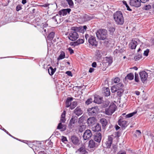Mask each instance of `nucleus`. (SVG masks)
Segmentation results:
<instances>
[{
    "mask_svg": "<svg viewBox=\"0 0 154 154\" xmlns=\"http://www.w3.org/2000/svg\"><path fill=\"white\" fill-rule=\"evenodd\" d=\"M113 17L114 20L117 24L121 25L123 24L124 18L121 11H116L114 14Z\"/></svg>",
    "mask_w": 154,
    "mask_h": 154,
    "instance_id": "nucleus-1",
    "label": "nucleus"
},
{
    "mask_svg": "<svg viewBox=\"0 0 154 154\" xmlns=\"http://www.w3.org/2000/svg\"><path fill=\"white\" fill-rule=\"evenodd\" d=\"M85 38L86 41H88L89 44L95 47L97 46L98 42L94 36L86 34L85 35Z\"/></svg>",
    "mask_w": 154,
    "mask_h": 154,
    "instance_id": "nucleus-2",
    "label": "nucleus"
},
{
    "mask_svg": "<svg viewBox=\"0 0 154 154\" xmlns=\"http://www.w3.org/2000/svg\"><path fill=\"white\" fill-rule=\"evenodd\" d=\"M97 37L100 40H104L106 39V30L105 29H100L96 32Z\"/></svg>",
    "mask_w": 154,
    "mask_h": 154,
    "instance_id": "nucleus-3",
    "label": "nucleus"
},
{
    "mask_svg": "<svg viewBox=\"0 0 154 154\" xmlns=\"http://www.w3.org/2000/svg\"><path fill=\"white\" fill-rule=\"evenodd\" d=\"M66 35H68V38L72 41H76L79 37L77 32L74 31H71L66 33Z\"/></svg>",
    "mask_w": 154,
    "mask_h": 154,
    "instance_id": "nucleus-4",
    "label": "nucleus"
},
{
    "mask_svg": "<svg viewBox=\"0 0 154 154\" xmlns=\"http://www.w3.org/2000/svg\"><path fill=\"white\" fill-rule=\"evenodd\" d=\"M98 110L99 109L97 106L89 108L88 109V114L90 116H95L98 113Z\"/></svg>",
    "mask_w": 154,
    "mask_h": 154,
    "instance_id": "nucleus-5",
    "label": "nucleus"
},
{
    "mask_svg": "<svg viewBox=\"0 0 154 154\" xmlns=\"http://www.w3.org/2000/svg\"><path fill=\"white\" fill-rule=\"evenodd\" d=\"M107 27L108 33L112 35L115 30L114 25L113 23H108Z\"/></svg>",
    "mask_w": 154,
    "mask_h": 154,
    "instance_id": "nucleus-6",
    "label": "nucleus"
},
{
    "mask_svg": "<svg viewBox=\"0 0 154 154\" xmlns=\"http://www.w3.org/2000/svg\"><path fill=\"white\" fill-rule=\"evenodd\" d=\"M116 109V105L113 103H111L109 107L106 109V115H111L115 111Z\"/></svg>",
    "mask_w": 154,
    "mask_h": 154,
    "instance_id": "nucleus-7",
    "label": "nucleus"
},
{
    "mask_svg": "<svg viewBox=\"0 0 154 154\" xmlns=\"http://www.w3.org/2000/svg\"><path fill=\"white\" fill-rule=\"evenodd\" d=\"M140 79L143 82L146 81L147 79L148 74L145 71H143L139 73Z\"/></svg>",
    "mask_w": 154,
    "mask_h": 154,
    "instance_id": "nucleus-8",
    "label": "nucleus"
},
{
    "mask_svg": "<svg viewBox=\"0 0 154 154\" xmlns=\"http://www.w3.org/2000/svg\"><path fill=\"white\" fill-rule=\"evenodd\" d=\"M129 4L131 6L137 8L141 6V3L139 0H130Z\"/></svg>",
    "mask_w": 154,
    "mask_h": 154,
    "instance_id": "nucleus-9",
    "label": "nucleus"
},
{
    "mask_svg": "<svg viewBox=\"0 0 154 154\" xmlns=\"http://www.w3.org/2000/svg\"><path fill=\"white\" fill-rule=\"evenodd\" d=\"M92 136L91 131L90 130H86L84 132L83 137L85 140L89 139Z\"/></svg>",
    "mask_w": 154,
    "mask_h": 154,
    "instance_id": "nucleus-10",
    "label": "nucleus"
},
{
    "mask_svg": "<svg viewBox=\"0 0 154 154\" xmlns=\"http://www.w3.org/2000/svg\"><path fill=\"white\" fill-rule=\"evenodd\" d=\"M119 125L124 128H126L128 126V122L123 120V118L122 116H120L118 120Z\"/></svg>",
    "mask_w": 154,
    "mask_h": 154,
    "instance_id": "nucleus-11",
    "label": "nucleus"
},
{
    "mask_svg": "<svg viewBox=\"0 0 154 154\" xmlns=\"http://www.w3.org/2000/svg\"><path fill=\"white\" fill-rule=\"evenodd\" d=\"M71 11V9L70 8L63 9L59 11L58 13L61 16H65L67 14V13H69Z\"/></svg>",
    "mask_w": 154,
    "mask_h": 154,
    "instance_id": "nucleus-12",
    "label": "nucleus"
},
{
    "mask_svg": "<svg viewBox=\"0 0 154 154\" xmlns=\"http://www.w3.org/2000/svg\"><path fill=\"white\" fill-rule=\"evenodd\" d=\"M77 118L76 117L72 116L70 120L69 127V128H72L75 125V123L77 122Z\"/></svg>",
    "mask_w": 154,
    "mask_h": 154,
    "instance_id": "nucleus-13",
    "label": "nucleus"
},
{
    "mask_svg": "<svg viewBox=\"0 0 154 154\" xmlns=\"http://www.w3.org/2000/svg\"><path fill=\"white\" fill-rule=\"evenodd\" d=\"M91 129L94 132L98 133L99 131H101V127L100 125L98 123L92 127Z\"/></svg>",
    "mask_w": 154,
    "mask_h": 154,
    "instance_id": "nucleus-14",
    "label": "nucleus"
},
{
    "mask_svg": "<svg viewBox=\"0 0 154 154\" xmlns=\"http://www.w3.org/2000/svg\"><path fill=\"white\" fill-rule=\"evenodd\" d=\"M71 140L72 143L74 145H78L79 143V138L75 135H73L71 137Z\"/></svg>",
    "mask_w": 154,
    "mask_h": 154,
    "instance_id": "nucleus-15",
    "label": "nucleus"
},
{
    "mask_svg": "<svg viewBox=\"0 0 154 154\" xmlns=\"http://www.w3.org/2000/svg\"><path fill=\"white\" fill-rule=\"evenodd\" d=\"M101 139V134L100 132L96 133L94 134V140L95 141L99 143L100 142Z\"/></svg>",
    "mask_w": 154,
    "mask_h": 154,
    "instance_id": "nucleus-16",
    "label": "nucleus"
},
{
    "mask_svg": "<svg viewBox=\"0 0 154 154\" xmlns=\"http://www.w3.org/2000/svg\"><path fill=\"white\" fill-rule=\"evenodd\" d=\"M76 152H78L79 154H87L88 152L85 149V146L83 145Z\"/></svg>",
    "mask_w": 154,
    "mask_h": 154,
    "instance_id": "nucleus-17",
    "label": "nucleus"
},
{
    "mask_svg": "<svg viewBox=\"0 0 154 154\" xmlns=\"http://www.w3.org/2000/svg\"><path fill=\"white\" fill-rule=\"evenodd\" d=\"M102 99L103 97H101L98 95H96L94 97V102L96 103L100 104L102 103L103 101Z\"/></svg>",
    "mask_w": 154,
    "mask_h": 154,
    "instance_id": "nucleus-18",
    "label": "nucleus"
},
{
    "mask_svg": "<svg viewBox=\"0 0 154 154\" xmlns=\"http://www.w3.org/2000/svg\"><path fill=\"white\" fill-rule=\"evenodd\" d=\"M74 113L75 115L79 116L83 113V111L79 107H77L74 110Z\"/></svg>",
    "mask_w": 154,
    "mask_h": 154,
    "instance_id": "nucleus-19",
    "label": "nucleus"
},
{
    "mask_svg": "<svg viewBox=\"0 0 154 154\" xmlns=\"http://www.w3.org/2000/svg\"><path fill=\"white\" fill-rule=\"evenodd\" d=\"M137 41L134 40H132L129 44V47L132 49H134L136 48L137 45Z\"/></svg>",
    "mask_w": 154,
    "mask_h": 154,
    "instance_id": "nucleus-20",
    "label": "nucleus"
},
{
    "mask_svg": "<svg viewBox=\"0 0 154 154\" xmlns=\"http://www.w3.org/2000/svg\"><path fill=\"white\" fill-rule=\"evenodd\" d=\"M114 46V41L111 39H106V47H109L110 48Z\"/></svg>",
    "mask_w": 154,
    "mask_h": 154,
    "instance_id": "nucleus-21",
    "label": "nucleus"
},
{
    "mask_svg": "<svg viewBox=\"0 0 154 154\" xmlns=\"http://www.w3.org/2000/svg\"><path fill=\"white\" fill-rule=\"evenodd\" d=\"M29 10L30 12L32 14L34 13L38 12V8L35 6H32L29 8Z\"/></svg>",
    "mask_w": 154,
    "mask_h": 154,
    "instance_id": "nucleus-22",
    "label": "nucleus"
},
{
    "mask_svg": "<svg viewBox=\"0 0 154 154\" xmlns=\"http://www.w3.org/2000/svg\"><path fill=\"white\" fill-rule=\"evenodd\" d=\"M73 98L72 97H68L66 101V108L70 107L71 104V101L73 100Z\"/></svg>",
    "mask_w": 154,
    "mask_h": 154,
    "instance_id": "nucleus-23",
    "label": "nucleus"
},
{
    "mask_svg": "<svg viewBox=\"0 0 154 154\" xmlns=\"http://www.w3.org/2000/svg\"><path fill=\"white\" fill-rule=\"evenodd\" d=\"M95 118L94 117L88 118L87 121V123L89 126L94 124L95 122Z\"/></svg>",
    "mask_w": 154,
    "mask_h": 154,
    "instance_id": "nucleus-24",
    "label": "nucleus"
},
{
    "mask_svg": "<svg viewBox=\"0 0 154 154\" xmlns=\"http://www.w3.org/2000/svg\"><path fill=\"white\" fill-rule=\"evenodd\" d=\"M93 18L92 16H91L87 14H85L82 17V19L84 21L90 20Z\"/></svg>",
    "mask_w": 154,
    "mask_h": 154,
    "instance_id": "nucleus-25",
    "label": "nucleus"
},
{
    "mask_svg": "<svg viewBox=\"0 0 154 154\" xmlns=\"http://www.w3.org/2000/svg\"><path fill=\"white\" fill-rule=\"evenodd\" d=\"M57 128L58 129L60 130V131H63L66 130V127L64 125H63L62 124L61 122L58 124Z\"/></svg>",
    "mask_w": 154,
    "mask_h": 154,
    "instance_id": "nucleus-26",
    "label": "nucleus"
},
{
    "mask_svg": "<svg viewBox=\"0 0 154 154\" xmlns=\"http://www.w3.org/2000/svg\"><path fill=\"white\" fill-rule=\"evenodd\" d=\"M112 138L111 136H109L108 137V141L106 143V147L110 148L111 146L112 141Z\"/></svg>",
    "mask_w": 154,
    "mask_h": 154,
    "instance_id": "nucleus-27",
    "label": "nucleus"
},
{
    "mask_svg": "<svg viewBox=\"0 0 154 154\" xmlns=\"http://www.w3.org/2000/svg\"><path fill=\"white\" fill-rule=\"evenodd\" d=\"M66 113V111L64 110L61 115L60 120L61 122L64 123L66 121L65 119Z\"/></svg>",
    "mask_w": 154,
    "mask_h": 154,
    "instance_id": "nucleus-28",
    "label": "nucleus"
},
{
    "mask_svg": "<svg viewBox=\"0 0 154 154\" xmlns=\"http://www.w3.org/2000/svg\"><path fill=\"white\" fill-rule=\"evenodd\" d=\"M134 75L133 73H130L128 74L125 78V80L127 79L129 80H132L134 79Z\"/></svg>",
    "mask_w": 154,
    "mask_h": 154,
    "instance_id": "nucleus-29",
    "label": "nucleus"
},
{
    "mask_svg": "<svg viewBox=\"0 0 154 154\" xmlns=\"http://www.w3.org/2000/svg\"><path fill=\"white\" fill-rule=\"evenodd\" d=\"M56 70V68H55L54 69H53L52 67L51 66L50 67L49 69H48V72L49 75H53L54 73L55 72Z\"/></svg>",
    "mask_w": 154,
    "mask_h": 154,
    "instance_id": "nucleus-30",
    "label": "nucleus"
},
{
    "mask_svg": "<svg viewBox=\"0 0 154 154\" xmlns=\"http://www.w3.org/2000/svg\"><path fill=\"white\" fill-rule=\"evenodd\" d=\"M65 53L63 51L60 52V54L57 58V60L59 61L60 60L64 59L65 57Z\"/></svg>",
    "mask_w": 154,
    "mask_h": 154,
    "instance_id": "nucleus-31",
    "label": "nucleus"
},
{
    "mask_svg": "<svg viewBox=\"0 0 154 154\" xmlns=\"http://www.w3.org/2000/svg\"><path fill=\"white\" fill-rule=\"evenodd\" d=\"M88 146L90 148H94L96 146V144L93 140H91L89 141Z\"/></svg>",
    "mask_w": 154,
    "mask_h": 154,
    "instance_id": "nucleus-32",
    "label": "nucleus"
},
{
    "mask_svg": "<svg viewBox=\"0 0 154 154\" xmlns=\"http://www.w3.org/2000/svg\"><path fill=\"white\" fill-rule=\"evenodd\" d=\"M54 35L55 33L54 32H51L47 36L48 39L50 41L52 40L54 38Z\"/></svg>",
    "mask_w": 154,
    "mask_h": 154,
    "instance_id": "nucleus-33",
    "label": "nucleus"
},
{
    "mask_svg": "<svg viewBox=\"0 0 154 154\" xmlns=\"http://www.w3.org/2000/svg\"><path fill=\"white\" fill-rule=\"evenodd\" d=\"M117 90L123 89V88L124 87L122 83H119L116 85H115Z\"/></svg>",
    "mask_w": 154,
    "mask_h": 154,
    "instance_id": "nucleus-34",
    "label": "nucleus"
},
{
    "mask_svg": "<svg viewBox=\"0 0 154 154\" xmlns=\"http://www.w3.org/2000/svg\"><path fill=\"white\" fill-rule=\"evenodd\" d=\"M100 122L103 128H105L106 126V119L102 118L100 119Z\"/></svg>",
    "mask_w": 154,
    "mask_h": 154,
    "instance_id": "nucleus-35",
    "label": "nucleus"
},
{
    "mask_svg": "<svg viewBox=\"0 0 154 154\" xmlns=\"http://www.w3.org/2000/svg\"><path fill=\"white\" fill-rule=\"evenodd\" d=\"M80 27H77L72 26L71 27V31H74L76 32L79 31V32H81L80 31Z\"/></svg>",
    "mask_w": 154,
    "mask_h": 154,
    "instance_id": "nucleus-36",
    "label": "nucleus"
},
{
    "mask_svg": "<svg viewBox=\"0 0 154 154\" xmlns=\"http://www.w3.org/2000/svg\"><path fill=\"white\" fill-rule=\"evenodd\" d=\"M112 57H106V63H108V66H110L112 62Z\"/></svg>",
    "mask_w": 154,
    "mask_h": 154,
    "instance_id": "nucleus-37",
    "label": "nucleus"
},
{
    "mask_svg": "<svg viewBox=\"0 0 154 154\" xmlns=\"http://www.w3.org/2000/svg\"><path fill=\"white\" fill-rule=\"evenodd\" d=\"M77 105V102L76 101H74L71 104L70 109H73Z\"/></svg>",
    "mask_w": 154,
    "mask_h": 154,
    "instance_id": "nucleus-38",
    "label": "nucleus"
},
{
    "mask_svg": "<svg viewBox=\"0 0 154 154\" xmlns=\"http://www.w3.org/2000/svg\"><path fill=\"white\" fill-rule=\"evenodd\" d=\"M85 126L83 125L80 126L79 127V131L81 133L82 132L85 130Z\"/></svg>",
    "mask_w": 154,
    "mask_h": 154,
    "instance_id": "nucleus-39",
    "label": "nucleus"
},
{
    "mask_svg": "<svg viewBox=\"0 0 154 154\" xmlns=\"http://www.w3.org/2000/svg\"><path fill=\"white\" fill-rule=\"evenodd\" d=\"M66 1L67 2L69 7L70 8L73 7L74 4L72 0H66Z\"/></svg>",
    "mask_w": 154,
    "mask_h": 154,
    "instance_id": "nucleus-40",
    "label": "nucleus"
},
{
    "mask_svg": "<svg viewBox=\"0 0 154 154\" xmlns=\"http://www.w3.org/2000/svg\"><path fill=\"white\" fill-rule=\"evenodd\" d=\"M66 1L67 2L69 7L70 8L73 7L74 4L72 0H66Z\"/></svg>",
    "mask_w": 154,
    "mask_h": 154,
    "instance_id": "nucleus-41",
    "label": "nucleus"
},
{
    "mask_svg": "<svg viewBox=\"0 0 154 154\" xmlns=\"http://www.w3.org/2000/svg\"><path fill=\"white\" fill-rule=\"evenodd\" d=\"M66 1L67 2L69 7L70 8L73 7L74 4L72 0H66Z\"/></svg>",
    "mask_w": 154,
    "mask_h": 154,
    "instance_id": "nucleus-42",
    "label": "nucleus"
},
{
    "mask_svg": "<svg viewBox=\"0 0 154 154\" xmlns=\"http://www.w3.org/2000/svg\"><path fill=\"white\" fill-rule=\"evenodd\" d=\"M136 113V112H133L128 114L125 116V118H129L133 116Z\"/></svg>",
    "mask_w": 154,
    "mask_h": 154,
    "instance_id": "nucleus-43",
    "label": "nucleus"
},
{
    "mask_svg": "<svg viewBox=\"0 0 154 154\" xmlns=\"http://www.w3.org/2000/svg\"><path fill=\"white\" fill-rule=\"evenodd\" d=\"M93 101V99L91 98H90L87 100L85 102V103L86 104L88 105L91 103Z\"/></svg>",
    "mask_w": 154,
    "mask_h": 154,
    "instance_id": "nucleus-44",
    "label": "nucleus"
},
{
    "mask_svg": "<svg viewBox=\"0 0 154 154\" xmlns=\"http://www.w3.org/2000/svg\"><path fill=\"white\" fill-rule=\"evenodd\" d=\"M117 92V95L118 96L120 97L122 96V94L124 92V90L123 89H121L120 90H118Z\"/></svg>",
    "mask_w": 154,
    "mask_h": 154,
    "instance_id": "nucleus-45",
    "label": "nucleus"
},
{
    "mask_svg": "<svg viewBox=\"0 0 154 154\" xmlns=\"http://www.w3.org/2000/svg\"><path fill=\"white\" fill-rule=\"evenodd\" d=\"M61 140L62 142L65 143L68 141L66 137L64 136H62Z\"/></svg>",
    "mask_w": 154,
    "mask_h": 154,
    "instance_id": "nucleus-46",
    "label": "nucleus"
},
{
    "mask_svg": "<svg viewBox=\"0 0 154 154\" xmlns=\"http://www.w3.org/2000/svg\"><path fill=\"white\" fill-rule=\"evenodd\" d=\"M41 29H40L41 32H42L43 34L44 35L47 32V29L46 28H42V26L41 27Z\"/></svg>",
    "mask_w": 154,
    "mask_h": 154,
    "instance_id": "nucleus-47",
    "label": "nucleus"
},
{
    "mask_svg": "<svg viewBox=\"0 0 154 154\" xmlns=\"http://www.w3.org/2000/svg\"><path fill=\"white\" fill-rule=\"evenodd\" d=\"M2 129L5 132L8 134L11 137H13L15 139H16L18 140H19L18 138H15V137H14V136H12L10 134H9V133L8 131H7L4 128H3L2 129Z\"/></svg>",
    "mask_w": 154,
    "mask_h": 154,
    "instance_id": "nucleus-48",
    "label": "nucleus"
},
{
    "mask_svg": "<svg viewBox=\"0 0 154 154\" xmlns=\"http://www.w3.org/2000/svg\"><path fill=\"white\" fill-rule=\"evenodd\" d=\"M135 80V82H138L139 81V76L138 74L136 73H135V78H134Z\"/></svg>",
    "mask_w": 154,
    "mask_h": 154,
    "instance_id": "nucleus-49",
    "label": "nucleus"
},
{
    "mask_svg": "<svg viewBox=\"0 0 154 154\" xmlns=\"http://www.w3.org/2000/svg\"><path fill=\"white\" fill-rule=\"evenodd\" d=\"M111 91L112 93H115L118 91L115 85L112 86L111 88Z\"/></svg>",
    "mask_w": 154,
    "mask_h": 154,
    "instance_id": "nucleus-50",
    "label": "nucleus"
},
{
    "mask_svg": "<svg viewBox=\"0 0 154 154\" xmlns=\"http://www.w3.org/2000/svg\"><path fill=\"white\" fill-rule=\"evenodd\" d=\"M70 45L71 46H73L74 47H75L76 46H78L79 45V44H78L77 41L71 42L70 43Z\"/></svg>",
    "mask_w": 154,
    "mask_h": 154,
    "instance_id": "nucleus-51",
    "label": "nucleus"
},
{
    "mask_svg": "<svg viewBox=\"0 0 154 154\" xmlns=\"http://www.w3.org/2000/svg\"><path fill=\"white\" fill-rule=\"evenodd\" d=\"M141 58H142L141 55L140 54H139L137 56H136L134 57V59L136 61L139 60Z\"/></svg>",
    "mask_w": 154,
    "mask_h": 154,
    "instance_id": "nucleus-52",
    "label": "nucleus"
},
{
    "mask_svg": "<svg viewBox=\"0 0 154 154\" xmlns=\"http://www.w3.org/2000/svg\"><path fill=\"white\" fill-rule=\"evenodd\" d=\"M79 45L80 44H82L84 42V39L81 38L79 39L77 41Z\"/></svg>",
    "mask_w": 154,
    "mask_h": 154,
    "instance_id": "nucleus-53",
    "label": "nucleus"
},
{
    "mask_svg": "<svg viewBox=\"0 0 154 154\" xmlns=\"http://www.w3.org/2000/svg\"><path fill=\"white\" fill-rule=\"evenodd\" d=\"M50 4L48 3H45L42 5H40L41 7H43L45 8H48L47 9H48L49 8V6Z\"/></svg>",
    "mask_w": 154,
    "mask_h": 154,
    "instance_id": "nucleus-54",
    "label": "nucleus"
},
{
    "mask_svg": "<svg viewBox=\"0 0 154 154\" xmlns=\"http://www.w3.org/2000/svg\"><path fill=\"white\" fill-rule=\"evenodd\" d=\"M143 8L144 9L146 10H148L151 8V6L150 5H148L144 6Z\"/></svg>",
    "mask_w": 154,
    "mask_h": 154,
    "instance_id": "nucleus-55",
    "label": "nucleus"
},
{
    "mask_svg": "<svg viewBox=\"0 0 154 154\" xmlns=\"http://www.w3.org/2000/svg\"><path fill=\"white\" fill-rule=\"evenodd\" d=\"M120 81V79L119 77H116L114 79V82L115 83H117L119 82Z\"/></svg>",
    "mask_w": 154,
    "mask_h": 154,
    "instance_id": "nucleus-56",
    "label": "nucleus"
},
{
    "mask_svg": "<svg viewBox=\"0 0 154 154\" xmlns=\"http://www.w3.org/2000/svg\"><path fill=\"white\" fill-rule=\"evenodd\" d=\"M149 50L148 49H146L145 51H144V53H143V55L144 56H147L148 55L149 53Z\"/></svg>",
    "mask_w": 154,
    "mask_h": 154,
    "instance_id": "nucleus-57",
    "label": "nucleus"
},
{
    "mask_svg": "<svg viewBox=\"0 0 154 154\" xmlns=\"http://www.w3.org/2000/svg\"><path fill=\"white\" fill-rule=\"evenodd\" d=\"M102 92L104 95L106 96V87H104L102 88Z\"/></svg>",
    "mask_w": 154,
    "mask_h": 154,
    "instance_id": "nucleus-58",
    "label": "nucleus"
},
{
    "mask_svg": "<svg viewBox=\"0 0 154 154\" xmlns=\"http://www.w3.org/2000/svg\"><path fill=\"white\" fill-rule=\"evenodd\" d=\"M22 9V7L21 5H17L16 8V11H19Z\"/></svg>",
    "mask_w": 154,
    "mask_h": 154,
    "instance_id": "nucleus-59",
    "label": "nucleus"
},
{
    "mask_svg": "<svg viewBox=\"0 0 154 154\" xmlns=\"http://www.w3.org/2000/svg\"><path fill=\"white\" fill-rule=\"evenodd\" d=\"M112 148L113 149V151L114 152H116L117 150V147L116 146V145L113 144H112Z\"/></svg>",
    "mask_w": 154,
    "mask_h": 154,
    "instance_id": "nucleus-60",
    "label": "nucleus"
},
{
    "mask_svg": "<svg viewBox=\"0 0 154 154\" xmlns=\"http://www.w3.org/2000/svg\"><path fill=\"white\" fill-rule=\"evenodd\" d=\"M40 19H38V20H36V19H34L33 20V22L36 23L37 25H39L40 24L39 23Z\"/></svg>",
    "mask_w": 154,
    "mask_h": 154,
    "instance_id": "nucleus-61",
    "label": "nucleus"
},
{
    "mask_svg": "<svg viewBox=\"0 0 154 154\" xmlns=\"http://www.w3.org/2000/svg\"><path fill=\"white\" fill-rule=\"evenodd\" d=\"M68 50L70 53L71 54H73L74 53L73 50L70 47H69L68 48Z\"/></svg>",
    "mask_w": 154,
    "mask_h": 154,
    "instance_id": "nucleus-62",
    "label": "nucleus"
},
{
    "mask_svg": "<svg viewBox=\"0 0 154 154\" xmlns=\"http://www.w3.org/2000/svg\"><path fill=\"white\" fill-rule=\"evenodd\" d=\"M110 94L109 89V88H106V96H109Z\"/></svg>",
    "mask_w": 154,
    "mask_h": 154,
    "instance_id": "nucleus-63",
    "label": "nucleus"
},
{
    "mask_svg": "<svg viewBox=\"0 0 154 154\" xmlns=\"http://www.w3.org/2000/svg\"><path fill=\"white\" fill-rule=\"evenodd\" d=\"M48 26V24L46 23H42V28H46Z\"/></svg>",
    "mask_w": 154,
    "mask_h": 154,
    "instance_id": "nucleus-64",
    "label": "nucleus"
}]
</instances>
